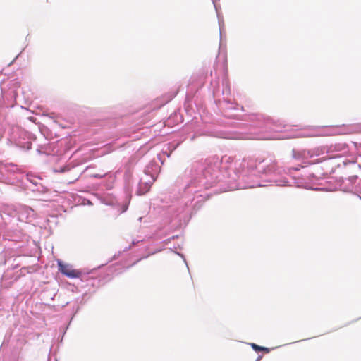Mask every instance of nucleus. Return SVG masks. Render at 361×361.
I'll return each instance as SVG.
<instances>
[{"label":"nucleus","mask_w":361,"mask_h":361,"mask_svg":"<svg viewBox=\"0 0 361 361\" xmlns=\"http://www.w3.org/2000/svg\"><path fill=\"white\" fill-rule=\"evenodd\" d=\"M59 270L68 278H79L81 276V271L74 269L70 264H65L62 261H58Z\"/></svg>","instance_id":"obj_1"},{"label":"nucleus","mask_w":361,"mask_h":361,"mask_svg":"<svg viewBox=\"0 0 361 361\" xmlns=\"http://www.w3.org/2000/svg\"><path fill=\"white\" fill-rule=\"evenodd\" d=\"M252 348L256 351H264L267 353H269L270 349L266 347L259 346L255 343L251 344Z\"/></svg>","instance_id":"obj_2"},{"label":"nucleus","mask_w":361,"mask_h":361,"mask_svg":"<svg viewBox=\"0 0 361 361\" xmlns=\"http://www.w3.org/2000/svg\"><path fill=\"white\" fill-rule=\"evenodd\" d=\"M104 176H105V173L102 174V175H100V174H94L92 176L94 177V178H102Z\"/></svg>","instance_id":"obj_3"}]
</instances>
